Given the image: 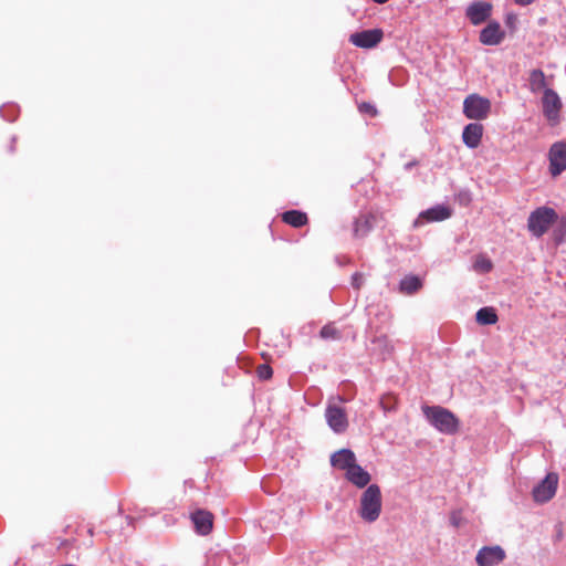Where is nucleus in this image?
I'll list each match as a JSON object with an SVG mask.
<instances>
[{
  "label": "nucleus",
  "instance_id": "12",
  "mask_svg": "<svg viewBox=\"0 0 566 566\" xmlns=\"http://www.w3.org/2000/svg\"><path fill=\"white\" fill-rule=\"evenodd\" d=\"M492 11V4L483 1L473 2L467 9V17L472 24L479 25L486 21Z\"/></svg>",
  "mask_w": 566,
  "mask_h": 566
},
{
  "label": "nucleus",
  "instance_id": "15",
  "mask_svg": "<svg viewBox=\"0 0 566 566\" xmlns=\"http://www.w3.org/2000/svg\"><path fill=\"white\" fill-rule=\"evenodd\" d=\"M504 39L500 23L490 22L480 33V41L485 45H496Z\"/></svg>",
  "mask_w": 566,
  "mask_h": 566
},
{
  "label": "nucleus",
  "instance_id": "24",
  "mask_svg": "<svg viewBox=\"0 0 566 566\" xmlns=\"http://www.w3.org/2000/svg\"><path fill=\"white\" fill-rule=\"evenodd\" d=\"M319 335L324 339H333V340L340 339V337H342L340 331L332 323L323 326L319 332Z\"/></svg>",
  "mask_w": 566,
  "mask_h": 566
},
{
  "label": "nucleus",
  "instance_id": "20",
  "mask_svg": "<svg viewBox=\"0 0 566 566\" xmlns=\"http://www.w3.org/2000/svg\"><path fill=\"white\" fill-rule=\"evenodd\" d=\"M374 216L365 214L355 222L354 233L356 237H365L374 227Z\"/></svg>",
  "mask_w": 566,
  "mask_h": 566
},
{
  "label": "nucleus",
  "instance_id": "2",
  "mask_svg": "<svg viewBox=\"0 0 566 566\" xmlns=\"http://www.w3.org/2000/svg\"><path fill=\"white\" fill-rule=\"evenodd\" d=\"M422 410L429 422L440 432L446 434L458 432L459 420L450 410L440 406L424 407Z\"/></svg>",
  "mask_w": 566,
  "mask_h": 566
},
{
  "label": "nucleus",
  "instance_id": "29",
  "mask_svg": "<svg viewBox=\"0 0 566 566\" xmlns=\"http://www.w3.org/2000/svg\"><path fill=\"white\" fill-rule=\"evenodd\" d=\"M514 1H515V3H517L520 6H528L532 2H534L535 0H514Z\"/></svg>",
  "mask_w": 566,
  "mask_h": 566
},
{
  "label": "nucleus",
  "instance_id": "28",
  "mask_svg": "<svg viewBox=\"0 0 566 566\" xmlns=\"http://www.w3.org/2000/svg\"><path fill=\"white\" fill-rule=\"evenodd\" d=\"M364 283L363 275L359 273H355L353 275V285L355 289L359 290Z\"/></svg>",
  "mask_w": 566,
  "mask_h": 566
},
{
  "label": "nucleus",
  "instance_id": "16",
  "mask_svg": "<svg viewBox=\"0 0 566 566\" xmlns=\"http://www.w3.org/2000/svg\"><path fill=\"white\" fill-rule=\"evenodd\" d=\"M345 476L352 484L359 489L367 486L371 480L370 474L357 463L345 472Z\"/></svg>",
  "mask_w": 566,
  "mask_h": 566
},
{
  "label": "nucleus",
  "instance_id": "19",
  "mask_svg": "<svg viewBox=\"0 0 566 566\" xmlns=\"http://www.w3.org/2000/svg\"><path fill=\"white\" fill-rule=\"evenodd\" d=\"M422 287V282L417 275L405 276L399 284V290L403 294H413Z\"/></svg>",
  "mask_w": 566,
  "mask_h": 566
},
{
  "label": "nucleus",
  "instance_id": "27",
  "mask_svg": "<svg viewBox=\"0 0 566 566\" xmlns=\"http://www.w3.org/2000/svg\"><path fill=\"white\" fill-rule=\"evenodd\" d=\"M359 111H360L361 113H365V114L370 115L371 117H374V116H376V115H377V109H376V107H375L373 104H370V103H366V102L361 103V104L359 105Z\"/></svg>",
  "mask_w": 566,
  "mask_h": 566
},
{
  "label": "nucleus",
  "instance_id": "26",
  "mask_svg": "<svg viewBox=\"0 0 566 566\" xmlns=\"http://www.w3.org/2000/svg\"><path fill=\"white\" fill-rule=\"evenodd\" d=\"M397 399L394 395H385L380 399V406L385 411L395 409Z\"/></svg>",
  "mask_w": 566,
  "mask_h": 566
},
{
  "label": "nucleus",
  "instance_id": "6",
  "mask_svg": "<svg viewBox=\"0 0 566 566\" xmlns=\"http://www.w3.org/2000/svg\"><path fill=\"white\" fill-rule=\"evenodd\" d=\"M382 38L381 29H370L350 34L349 42L357 48L373 49L381 42Z\"/></svg>",
  "mask_w": 566,
  "mask_h": 566
},
{
  "label": "nucleus",
  "instance_id": "14",
  "mask_svg": "<svg viewBox=\"0 0 566 566\" xmlns=\"http://www.w3.org/2000/svg\"><path fill=\"white\" fill-rule=\"evenodd\" d=\"M356 455L349 449H340L331 457V464L339 470L347 471L352 465L356 464Z\"/></svg>",
  "mask_w": 566,
  "mask_h": 566
},
{
  "label": "nucleus",
  "instance_id": "17",
  "mask_svg": "<svg viewBox=\"0 0 566 566\" xmlns=\"http://www.w3.org/2000/svg\"><path fill=\"white\" fill-rule=\"evenodd\" d=\"M483 126L478 123H471L467 125L462 133L463 143L469 148H476L482 139Z\"/></svg>",
  "mask_w": 566,
  "mask_h": 566
},
{
  "label": "nucleus",
  "instance_id": "21",
  "mask_svg": "<svg viewBox=\"0 0 566 566\" xmlns=\"http://www.w3.org/2000/svg\"><path fill=\"white\" fill-rule=\"evenodd\" d=\"M476 322L480 325H493L497 322L499 317L493 307H482L476 312Z\"/></svg>",
  "mask_w": 566,
  "mask_h": 566
},
{
  "label": "nucleus",
  "instance_id": "11",
  "mask_svg": "<svg viewBox=\"0 0 566 566\" xmlns=\"http://www.w3.org/2000/svg\"><path fill=\"white\" fill-rule=\"evenodd\" d=\"M451 214L452 210L449 207L438 205L430 209H427L426 211H422L415 221V227H419L424 222L443 221L446 219H449Z\"/></svg>",
  "mask_w": 566,
  "mask_h": 566
},
{
  "label": "nucleus",
  "instance_id": "13",
  "mask_svg": "<svg viewBox=\"0 0 566 566\" xmlns=\"http://www.w3.org/2000/svg\"><path fill=\"white\" fill-rule=\"evenodd\" d=\"M191 521L196 532L200 535H208L213 527V514L206 510H197L191 514Z\"/></svg>",
  "mask_w": 566,
  "mask_h": 566
},
{
  "label": "nucleus",
  "instance_id": "9",
  "mask_svg": "<svg viewBox=\"0 0 566 566\" xmlns=\"http://www.w3.org/2000/svg\"><path fill=\"white\" fill-rule=\"evenodd\" d=\"M325 418L329 428L336 433H343L348 428L346 411L339 406L328 405L325 410Z\"/></svg>",
  "mask_w": 566,
  "mask_h": 566
},
{
  "label": "nucleus",
  "instance_id": "4",
  "mask_svg": "<svg viewBox=\"0 0 566 566\" xmlns=\"http://www.w3.org/2000/svg\"><path fill=\"white\" fill-rule=\"evenodd\" d=\"M491 112L490 99L478 94L469 95L463 102V113L470 119L481 120Z\"/></svg>",
  "mask_w": 566,
  "mask_h": 566
},
{
  "label": "nucleus",
  "instance_id": "3",
  "mask_svg": "<svg viewBox=\"0 0 566 566\" xmlns=\"http://www.w3.org/2000/svg\"><path fill=\"white\" fill-rule=\"evenodd\" d=\"M557 220V213L553 208L541 207L534 210L527 220V228L535 237L539 238L548 231Z\"/></svg>",
  "mask_w": 566,
  "mask_h": 566
},
{
  "label": "nucleus",
  "instance_id": "5",
  "mask_svg": "<svg viewBox=\"0 0 566 566\" xmlns=\"http://www.w3.org/2000/svg\"><path fill=\"white\" fill-rule=\"evenodd\" d=\"M558 486V474L548 473L545 479L533 489V499L537 503L548 502L554 497Z\"/></svg>",
  "mask_w": 566,
  "mask_h": 566
},
{
  "label": "nucleus",
  "instance_id": "8",
  "mask_svg": "<svg viewBox=\"0 0 566 566\" xmlns=\"http://www.w3.org/2000/svg\"><path fill=\"white\" fill-rule=\"evenodd\" d=\"M543 113L552 124H557L559 120V112L562 102L557 93L551 88H545L542 98Z\"/></svg>",
  "mask_w": 566,
  "mask_h": 566
},
{
  "label": "nucleus",
  "instance_id": "1",
  "mask_svg": "<svg viewBox=\"0 0 566 566\" xmlns=\"http://www.w3.org/2000/svg\"><path fill=\"white\" fill-rule=\"evenodd\" d=\"M359 516L367 523L378 520L381 513V492L377 484H370L359 500Z\"/></svg>",
  "mask_w": 566,
  "mask_h": 566
},
{
  "label": "nucleus",
  "instance_id": "7",
  "mask_svg": "<svg viewBox=\"0 0 566 566\" xmlns=\"http://www.w3.org/2000/svg\"><path fill=\"white\" fill-rule=\"evenodd\" d=\"M548 159L549 172L553 177H557L566 170V143L553 144L548 153Z\"/></svg>",
  "mask_w": 566,
  "mask_h": 566
},
{
  "label": "nucleus",
  "instance_id": "23",
  "mask_svg": "<svg viewBox=\"0 0 566 566\" xmlns=\"http://www.w3.org/2000/svg\"><path fill=\"white\" fill-rule=\"evenodd\" d=\"M493 269L492 261L484 254H478L473 262V270L478 273H489Z\"/></svg>",
  "mask_w": 566,
  "mask_h": 566
},
{
  "label": "nucleus",
  "instance_id": "18",
  "mask_svg": "<svg viewBox=\"0 0 566 566\" xmlns=\"http://www.w3.org/2000/svg\"><path fill=\"white\" fill-rule=\"evenodd\" d=\"M282 221L293 228H302L308 222L307 214L300 210H289L282 213Z\"/></svg>",
  "mask_w": 566,
  "mask_h": 566
},
{
  "label": "nucleus",
  "instance_id": "30",
  "mask_svg": "<svg viewBox=\"0 0 566 566\" xmlns=\"http://www.w3.org/2000/svg\"><path fill=\"white\" fill-rule=\"evenodd\" d=\"M373 1L376 3L382 4V3L388 2L389 0H373Z\"/></svg>",
  "mask_w": 566,
  "mask_h": 566
},
{
  "label": "nucleus",
  "instance_id": "22",
  "mask_svg": "<svg viewBox=\"0 0 566 566\" xmlns=\"http://www.w3.org/2000/svg\"><path fill=\"white\" fill-rule=\"evenodd\" d=\"M530 87L532 92H538L546 88L545 74L541 70H533L530 75Z\"/></svg>",
  "mask_w": 566,
  "mask_h": 566
},
{
  "label": "nucleus",
  "instance_id": "25",
  "mask_svg": "<svg viewBox=\"0 0 566 566\" xmlns=\"http://www.w3.org/2000/svg\"><path fill=\"white\" fill-rule=\"evenodd\" d=\"M256 375L262 380H268L272 377L273 370L269 364H262L256 367Z\"/></svg>",
  "mask_w": 566,
  "mask_h": 566
},
{
  "label": "nucleus",
  "instance_id": "10",
  "mask_svg": "<svg viewBox=\"0 0 566 566\" xmlns=\"http://www.w3.org/2000/svg\"><path fill=\"white\" fill-rule=\"evenodd\" d=\"M505 558V552L500 546H484L476 554L479 566H496Z\"/></svg>",
  "mask_w": 566,
  "mask_h": 566
}]
</instances>
